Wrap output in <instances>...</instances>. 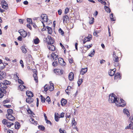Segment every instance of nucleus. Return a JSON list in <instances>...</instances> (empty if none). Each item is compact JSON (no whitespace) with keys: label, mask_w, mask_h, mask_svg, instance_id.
<instances>
[{"label":"nucleus","mask_w":133,"mask_h":133,"mask_svg":"<svg viewBox=\"0 0 133 133\" xmlns=\"http://www.w3.org/2000/svg\"><path fill=\"white\" fill-rule=\"evenodd\" d=\"M3 124L4 125H6V126L8 128H11L13 129L14 127H15L16 129H18L20 127V125L19 123L17 122H15V125L14 126V123L10 122L6 119H4L2 121Z\"/></svg>","instance_id":"f257e3e1"},{"label":"nucleus","mask_w":133,"mask_h":133,"mask_svg":"<svg viewBox=\"0 0 133 133\" xmlns=\"http://www.w3.org/2000/svg\"><path fill=\"white\" fill-rule=\"evenodd\" d=\"M109 101V103H115L116 104L119 103V99H117V98L115 95L114 93L110 95Z\"/></svg>","instance_id":"f03ea898"},{"label":"nucleus","mask_w":133,"mask_h":133,"mask_svg":"<svg viewBox=\"0 0 133 133\" xmlns=\"http://www.w3.org/2000/svg\"><path fill=\"white\" fill-rule=\"evenodd\" d=\"M45 41H46L48 44L49 45L53 44L54 42V40L53 38L51 37L48 36L46 38H45Z\"/></svg>","instance_id":"7ed1b4c3"},{"label":"nucleus","mask_w":133,"mask_h":133,"mask_svg":"<svg viewBox=\"0 0 133 133\" xmlns=\"http://www.w3.org/2000/svg\"><path fill=\"white\" fill-rule=\"evenodd\" d=\"M120 101H119L118 103H117L116 104L117 106L123 107L126 104L123 99H120Z\"/></svg>","instance_id":"20e7f679"},{"label":"nucleus","mask_w":133,"mask_h":133,"mask_svg":"<svg viewBox=\"0 0 133 133\" xmlns=\"http://www.w3.org/2000/svg\"><path fill=\"white\" fill-rule=\"evenodd\" d=\"M41 17L42 18V21H43L44 22H48V18L46 15L43 14L41 15Z\"/></svg>","instance_id":"39448f33"},{"label":"nucleus","mask_w":133,"mask_h":133,"mask_svg":"<svg viewBox=\"0 0 133 133\" xmlns=\"http://www.w3.org/2000/svg\"><path fill=\"white\" fill-rule=\"evenodd\" d=\"M19 32L20 35L23 38H25L27 35V32L23 30H21L19 31Z\"/></svg>","instance_id":"423d86ee"},{"label":"nucleus","mask_w":133,"mask_h":133,"mask_svg":"<svg viewBox=\"0 0 133 133\" xmlns=\"http://www.w3.org/2000/svg\"><path fill=\"white\" fill-rule=\"evenodd\" d=\"M6 116L7 118L9 120L13 121L15 119V118L11 114H7L6 115Z\"/></svg>","instance_id":"0eeeda50"},{"label":"nucleus","mask_w":133,"mask_h":133,"mask_svg":"<svg viewBox=\"0 0 133 133\" xmlns=\"http://www.w3.org/2000/svg\"><path fill=\"white\" fill-rule=\"evenodd\" d=\"M54 71L57 75H61L63 74V70L59 69H54Z\"/></svg>","instance_id":"6e6552de"},{"label":"nucleus","mask_w":133,"mask_h":133,"mask_svg":"<svg viewBox=\"0 0 133 133\" xmlns=\"http://www.w3.org/2000/svg\"><path fill=\"white\" fill-rule=\"evenodd\" d=\"M1 4L2 8L4 9H6L8 8V5L5 0L1 1Z\"/></svg>","instance_id":"1a4fd4ad"},{"label":"nucleus","mask_w":133,"mask_h":133,"mask_svg":"<svg viewBox=\"0 0 133 133\" xmlns=\"http://www.w3.org/2000/svg\"><path fill=\"white\" fill-rule=\"evenodd\" d=\"M1 87H0V91L1 92L4 94L6 92L5 90L6 89L7 87L6 86H3V85H1Z\"/></svg>","instance_id":"9d476101"},{"label":"nucleus","mask_w":133,"mask_h":133,"mask_svg":"<svg viewBox=\"0 0 133 133\" xmlns=\"http://www.w3.org/2000/svg\"><path fill=\"white\" fill-rule=\"evenodd\" d=\"M10 83V82L5 80L3 81V83H0V87H1V85H3V86L5 85L6 86V85H9Z\"/></svg>","instance_id":"9b49d317"},{"label":"nucleus","mask_w":133,"mask_h":133,"mask_svg":"<svg viewBox=\"0 0 133 133\" xmlns=\"http://www.w3.org/2000/svg\"><path fill=\"white\" fill-rule=\"evenodd\" d=\"M63 19L64 23H67V22L69 21V18L68 16L67 15H65L63 17Z\"/></svg>","instance_id":"f8f14e48"},{"label":"nucleus","mask_w":133,"mask_h":133,"mask_svg":"<svg viewBox=\"0 0 133 133\" xmlns=\"http://www.w3.org/2000/svg\"><path fill=\"white\" fill-rule=\"evenodd\" d=\"M116 70L115 69H114L112 70H110L109 72V75L111 76H114L115 74Z\"/></svg>","instance_id":"ddd939ff"},{"label":"nucleus","mask_w":133,"mask_h":133,"mask_svg":"<svg viewBox=\"0 0 133 133\" xmlns=\"http://www.w3.org/2000/svg\"><path fill=\"white\" fill-rule=\"evenodd\" d=\"M6 74L4 72H2L0 74V80H2L5 78Z\"/></svg>","instance_id":"4468645a"},{"label":"nucleus","mask_w":133,"mask_h":133,"mask_svg":"<svg viewBox=\"0 0 133 133\" xmlns=\"http://www.w3.org/2000/svg\"><path fill=\"white\" fill-rule=\"evenodd\" d=\"M26 95L29 97H32L34 96L33 93L32 92L29 91H26Z\"/></svg>","instance_id":"2eb2a0df"},{"label":"nucleus","mask_w":133,"mask_h":133,"mask_svg":"<svg viewBox=\"0 0 133 133\" xmlns=\"http://www.w3.org/2000/svg\"><path fill=\"white\" fill-rule=\"evenodd\" d=\"M74 74L72 72H71L70 73L68 78L70 81H72L74 79Z\"/></svg>","instance_id":"dca6fc26"},{"label":"nucleus","mask_w":133,"mask_h":133,"mask_svg":"<svg viewBox=\"0 0 133 133\" xmlns=\"http://www.w3.org/2000/svg\"><path fill=\"white\" fill-rule=\"evenodd\" d=\"M51 56L54 60H56L58 58V56L57 55L54 53L52 52L51 54Z\"/></svg>","instance_id":"f3484780"},{"label":"nucleus","mask_w":133,"mask_h":133,"mask_svg":"<svg viewBox=\"0 0 133 133\" xmlns=\"http://www.w3.org/2000/svg\"><path fill=\"white\" fill-rule=\"evenodd\" d=\"M48 47L49 50L52 51H54L55 49V46L52 44L49 45V46H48Z\"/></svg>","instance_id":"a211bd4d"},{"label":"nucleus","mask_w":133,"mask_h":133,"mask_svg":"<svg viewBox=\"0 0 133 133\" xmlns=\"http://www.w3.org/2000/svg\"><path fill=\"white\" fill-rule=\"evenodd\" d=\"M31 97H29L27 98L26 99V102L29 103H30L34 101V99Z\"/></svg>","instance_id":"6ab92c4d"},{"label":"nucleus","mask_w":133,"mask_h":133,"mask_svg":"<svg viewBox=\"0 0 133 133\" xmlns=\"http://www.w3.org/2000/svg\"><path fill=\"white\" fill-rule=\"evenodd\" d=\"M67 101L66 99L62 98L61 101V104L62 106H64L66 104Z\"/></svg>","instance_id":"aec40b11"},{"label":"nucleus","mask_w":133,"mask_h":133,"mask_svg":"<svg viewBox=\"0 0 133 133\" xmlns=\"http://www.w3.org/2000/svg\"><path fill=\"white\" fill-rule=\"evenodd\" d=\"M87 68L82 69L80 71V74L83 75L85 74L87 72Z\"/></svg>","instance_id":"412c9836"},{"label":"nucleus","mask_w":133,"mask_h":133,"mask_svg":"<svg viewBox=\"0 0 133 133\" xmlns=\"http://www.w3.org/2000/svg\"><path fill=\"white\" fill-rule=\"evenodd\" d=\"M58 113H57V114L56 113L55 114V121L56 122H58L59 121V119L60 118V117L58 116Z\"/></svg>","instance_id":"4be33fe9"},{"label":"nucleus","mask_w":133,"mask_h":133,"mask_svg":"<svg viewBox=\"0 0 133 133\" xmlns=\"http://www.w3.org/2000/svg\"><path fill=\"white\" fill-rule=\"evenodd\" d=\"M46 28L48 29V33L50 34H51L52 32V29L51 28L48 26H46Z\"/></svg>","instance_id":"5701e85b"},{"label":"nucleus","mask_w":133,"mask_h":133,"mask_svg":"<svg viewBox=\"0 0 133 133\" xmlns=\"http://www.w3.org/2000/svg\"><path fill=\"white\" fill-rule=\"evenodd\" d=\"M92 36L91 35H89L88 36L84 38V39H87V41L88 42L90 41L91 39H92Z\"/></svg>","instance_id":"b1692460"},{"label":"nucleus","mask_w":133,"mask_h":133,"mask_svg":"<svg viewBox=\"0 0 133 133\" xmlns=\"http://www.w3.org/2000/svg\"><path fill=\"white\" fill-rule=\"evenodd\" d=\"M22 52L24 53H26L27 52V50L26 49L25 46H22L21 47Z\"/></svg>","instance_id":"393cba45"},{"label":"nucleus","mask_w":133,"mask_h":133,"mask_svg":"<svg viewBox=\"0 0 133 133\" xmlns=\"http://www.w3.org/2000/svg\"><path fill=\"white\" fill-rule=\"evenodd\" d=\"M123 112L125 114L127 115L128 117H129V112L128 111V110L126 109H123Z\"/></svg>","instance_id":"a878e982"},{"label":"nucleus","mask_w":133,"mask_h":133,"mask_svg":"<svg viewBox=\"0 0 133 133\" xmlns=\"http://www.w3.org/2000/svg\"><path fill=\"white\" fill-rule=\"evenodd\" d=\"M30 121L31 122H32L33 124L35 125H37V121H35L34 119L32 118H31L30 119Z\"/></svg>","instance_id":"bb28decb"},{"label":"nucleus","mask_w":133,"mask_h":133,"mask_svg":"<svg viewBox=\"0 0 133 133\" xmlns=\"http://www.w3.org/2000/svg\"><path fill=\"white\" fill-rule=\"evenodd\" d=\"M106 12H107L110 13L111 12V10L110 9L108 6H104Z\"/></svg>","instance_id":"cd10ccee"},{"label":"nucleus","mask_w":133,"mask_h":133,"mask_svg":"<svg viewBox=\"0 0 133 133\" xmlns=\"http://www.w3.org/2000/svg\"><path fill=\"white\" fill-rule=\"evenodd\" d=\"M83 82V79H79L77 82V84L78 86L79 87L80 85Z\"/></svg>","instance_id":"c85d7f7f"},{"label":"nucleus","mask_w":133,"mask_h":133,"mask_svg":"<svg viewBox=\"0 0 133 133\" xmlns=\"http://www.w3.org/2000/svg\"><path fill=\"white\" fill-rule=\"evenodd\" d=\"M45 101H46L48 102V104H50L51 103V101L50 100V98L48 96L46 98Z\"/></svg>","instance_id":"c756f323"},{"label":"nucleus","mask_w":133,"mask_h":133,"mask_svg":"<svg viewBox=\"0 0 133 133\" xmlns=\"http://www.w3.org/2000/svg\"><path fill=\"white\" fill-rule=\"evenodd\" d=\"M120 77V74L119 72L117 73L115 75L114 78L115 79L116 78H117L119 77Z\"/></svg>","instance_id":"7c9ffc66"},{"label":"nucleus","mask_w":133,"mask_h":133,"mask_svg":"<svg viewBox=\"0 0 133 133\" xmlns=\"http://www.w3.org/2000/svg\"><path fill=\"white\" fill-rule=\"evenodd\" d=\"M38 128L39 129L41 130L42 131H43L45 129L44 127V126L42 125H39L38 126Z\"/></svg>","instance_id":"2f4dec72"},{"label":"nucleus","mask_w":133,"mask_h":133,"mask_svg":"<svg viewBox=\"0 0 133 133\" xmlns=\"http://www.w3.org/2000/svg\"><path fill=\"white\" fill-rule=\"evenodd\" d=\"M39 39L38 38H37L34 39V43L35 44H37L39 43Z\"/></svg>","instance_id":"473e14b6"},{"label":"nucleus","mask_w":133,"mask_h":133,"mask_svg":"<svg viewBox=\"0 0 133 133\" xmlns=\"http://www.w3.org/2000/svg\"><path fill=\"white\" fill-rule=\"evenodd\" d=\"M113 59L114 61L116 62V63H118L119 61V58L117 56H115L114 57Z\"/></svg>","instance_id":"72a5a7b5"},{"label":"nucleus","mask_w":133,"mask_h":133,"mask_svg":"<svg viewBox=\"0 0 133 133\" xmlns=\"http://www.w3.org/2000/svg\"><path fill=\"white\" fill-rule=\"evenodd\" d=\"M113 14H111L110 15V17L111 21H114L115 20V19L113 17Z\"/></svg>","instance_id":"f704fd0d"},{"label":"nucleus","mask_w":133,"mask_h":133,"mask_svg":"<svg viewBox=\"0 0 133 133\" xmlns=\"http://www.w3.org/2000/svg\"><path fill=\"white\" fill-rule=\"evenodd\" d=\"M7 112L8 113L7 114H11L13 113V111L11 109H9L7 110Z\"/></svg>","instance_id":"c9c22d12"},{"label":"nucleus","mask_w":133,"mask_h":133,"mask_svg":"<svg viewBox=\"0 0 133 133\" xmlns=\"http://www.w3.org/2000/svg\"><path fill=\"white\" fill-rule=\"evenodd\" d=\"M41 97V102L42 103H44L45 102V98L42 95H41L40 96Z\"/></svg>","instance_id":"e433bc0d"},{"label":"nucleus","mask_w":133,"mask_h":133,"mask_svg":"<svg viewBox=\"0 0 133 133\" xmlns=\"http://www.w3.org/2000/svg\"><path fill=\"white\" fill-rule=\"evenodd\" d=\"M27 111L28 114H30L32 115H34L35 114L33 112L31 111V110L30 109H28L27 110Z\"/></svg>","instance_id":"4c0bfd02"},{"label":"nucleus","mask_w":133,"mask_h":133,"mask_svg":"<svg viewBox=\"0 0 133 133\" xmlns=\"http://www.w3.org/2000/svg\"><path fill=\"white\" fill-rule=\"evenodd\" d=\"M58 64V62L56 61L52 63V65L54 66H56Z\"/></svg>","instance_id":"58836bf2"},{"label":"nucleus","mask_w":133,"mask_h":133,"mask_svg":"<svg viewBox=\"0 0 133 133\" xmlns=\"http://www.w3.org/2000/svg\"><path fill=\"white\" fill-rule=\"evenodd\" d=\"M72 125H74L75 126L76 125V122L75 121V119L74 118H73V119L72 120Z\"/></svg>","instance_id":"ea45409f"},{"label":"nucleus","mask_w":133,"mask_h":133,"mask_svg":"<svg viewBox=\"0 0 133 133\" xmlns=\"http://www.w3.org/2000/svg\"><path fill=\"white\" fill-rule=\"evenodd\" d=\"M92 44H91L89 45H85L84 46L85 47L87 48V50H88L89 48L92 47Z\"/></svg>","instance_id":"a19ab883"},{"label":"nucleus","mask_w":133,"mask_h":133,"mask_svg":"<svg viewBox=\"0 0 133 133\" xmlns=\"http://www.w3.org/2000/svg\"><path fill=\"white\" fill-rule=\"evenodd\" d=\"M100 32L99 31H95L93 33L94 35L96 36V37H97L98 36V35H97V34L98 33H99Z\"/></svg>","instance_id":"79ce46f5"},{"label":"nucleus","mask_w":133,"mask_h":133,"mask_svg":"<svg viewBox=\"0 0 133 133\" xmlns=\"http://www.w3.org/2000/svg\"><path fill=\"white\" fill-rule=\"evenodd\" d=\"M18 82L19 84H24V82L21 79H18Z\"/></svg>","instance_id":"37998d69"},{"label":"nucleus","mask_w":133,"mask_h":133,"mask_svg":"<svg viewBox=\"0 0 133 133\" xmlns=\"http://www.w3.org/2000/svg\"><path fill=\"white\" fill-rule=\"evenodd\" d=\"M27 21L29 24H32V22L31 19L30 18H27Z\"/></svg>","instance_id":"c03bdc74"},{"label":"nucleus","mask_w":133,"mask_h":133,"mask_svg":"<svg viewBox=\"0 0 133 133\" xmlns=\"http://www.w3.org/2000/svg\"><path fill=\"white\" fill-rule=\"evenodd\" d=\"M23 85H20L18 87V88H19L21 90L23 91L24 88L22 87H23Z\"/></svg>","instance_id":"a18cd8bd"},{"label":"nucleus","mask_w":133,"mask_h":133,"mask_svg":"<svg viewBox=\"0 0 133 133\" xmlns=\"http://www.w3.org/2000/svg\"><path fill=\"white\" fill-rule=\"evenodd\" d=\"M44 91H45L46 92L48 90V86L47 85H46L44 87Z\"/></svg>","instance_id":"49530a36"},{"label":"nucleus","mask_w":133,"mask_h":133,"mask_svg":"<svg viewBox=\"0 0 133 133\" xmlns=\"http://www.w3.org/2000/svg\"><path fill=\"white\" fill-rule=\"evenodd\" d=\"M59 64L62 66L65 65L66 64V63L64 61V62H60V61H59Z\"/></svg>","instance_id":"de8ad7c7"},{"label":"nucleus","mask_w":133,"mask_h":133,"mask_svg":"<svg viewBox=\"0 0 133 133\" xmlns=\"http://www.w3.org/2000/svg\"><path fill=\"white\" fill-rule=\"evenodd\" d=\"M59 33H61V35H62L64 34L63 31L61 28L59 29Z\"/></svg>","instance_id":"09e8293b"},{"label":"nucleus","mask_w":133,"mask_h":133,"mask_svg":"<svg viewBox=\"0 0 133 133\" xmlns=\"http://www.w3.org/2000/svg\"><path fill=\"white\" fill-rule=\"evenodd\" d=\"M69 88H70V89L71 88V87L68 86V87L67 89H66V90L65 91L67 93V94H68V95H69V92L68 91H67V90H68L69 89Z\"/></svg>","instance_id":"8fccbe9b"},{"label":"nucleus","mask_w":133,"mask_h":133,"mask_svg":"<svg viewBox=\"0 0 133 133\" xmlns=\"http://www.w3.org/2000/svg\"><path fill=\"white\" fill-rule=\"evenodd\" d=\"M54 89V87H52L51 86H50L49 87V89L50 91H53Z\"/></svg>","instance_id":"3c124183"},{"label":"nucleus","mask_w":133,"mask_h":133,"mask_svg":"<svg viewBox=\"0 0 133 133\" xmlns=\"http://www.w3.org/2000/svg\"><path fill=\"white\" fill-rule=\"evenodd\" d=\"M20 63L21 64V66L22 68L24 67L23 63L22 60H21L20 61Z\"/></svg>","instance_id":"603ef678"},{"label":"nucleus","mask_w":133,"mask_h":133,"mask_svg":"<svg viewBox=\"0 0 133 133\" xmlns=\"http://www.w3.org/2000/svg\"><path fill=\"white\" fill-rule=\"evenodd\" d=\"M69 11V9L68 8H66L65 10L64 11V14H66Z\"/></svg>","instance_id":"864d4df0"},{"label":"nucleus","mask_w":133,"mask_h":133,"mask_svg":"<svg viewBox=\"0 0 133 133\" xmlns=\"http://www.w3.org/2000/svg\"><path fill=\"white\" fill-rule=\"evenodd\" d=\"M64 112H62L59 115L60 118H63L64 117Z\"/></svg>","instance_id":"5fc2aeb1"},{"label":"nucleus","mask_w":133,"mask_h":133,"mask_svg":"<svg viewBox=\"0 0 133 133\" xmlns=\"http://www.w3.org/2000/svg\"><path fill=\"white\" fill-rule=\"evenodd\" d=\"M45 121H46V123L47 124H49L50 125H52V123H51V122L49 120H48L47 119V120H46Z\"/></svg>","instance_id":"6e6d98bb"},{"label":"nucleus","mask_w":133,"mask_h":133,"mask_svg":"<svg viewBox=\"0 0 133 133\" xmlns=\"http://www.w3.org/2000/svg\"><path fill=\"white\" fill-rule=\"evenodd\" d=\"M59 131L60 133H66V131L64 130H63L61 129H59Z\"/></svg>","instance_id":"4d7b16f0"},{"label":"nucleus","mask_w":133,"mask_h":133,"mask_svg":"<svg viewBox=\"0 0 133 133\" xmlns=\"http://www.w3.org/2000/svg\"><path fill=\"white\" fill-rule=\"evenodd\" d=\"M37 71H36L35 73L34 72V74L33 75V76L34 77H35L37 76Z\"/></svg>","instance_id":"13d9d810"},{"label":"nucleus","mask_w":133,"mask_h":133,"mask_svg":"<svg viewBox=\"0 0 133 133\" xmlns=\"http://www.w3.org/2000/svg\"><path fill=\"white\" fill-rule=\"evenodd\" d=\"M3 106L4 107H6L7 108H10L11 107V105H7L4 104L3 105Z\"/></svg>","instance_id":"bf43d9fd"},{"label":"nucleus","mask_w":133,"mask_h":133,"mask_svg":"<svg viewBox=\"0 0 133 133\" xmlns=\"http://www.w3.org/2000/svg\"><path fill=\"white\" fill-rule=\"evenodd\" d=\"M25 21L24 19H19V22L20 23L23 24V22Z\"/></svg>","instance_id":"052dcab7"},{"label":"nucleus","mask_w":133,"mask_h":133,"mask_svg":"<svg viewBox=\"0 0 133 133\" xmlns=\"http://www.w3.org/2000/svg\"><path fill=\"white\" fill-rule=\"evenodd\" d=\"M26 26L27 27L29 28L30 30H31L32 28L30 24H27L26 25Z\"/></svg>","instance_id":"680f3d73"},{"label":"nucleus","mask_w":133,"mask_h":133,"mask_svg":"<svg viewBox=\"0 0 133 133\" xmlns=\"http://www.w3.org/2000/svg\"><path fill=\"white\" fill-rule=\"evenodd\" d=\"M58 61H59H59H60V62H64V61L63 59L62 58H58Z\"/></svg>","instance_id":"e2e57ef3"},{"label":"nucleus","mask_w":133,"mask_h":133,"mask_svg":"<svg viewBox=\"0 0 133 133\" xmlns=\"http://www.w3.org/2000/svg\"><path fill=\"white\" fill-rule=\"evenodd\" d=\"M58 14L59 15H61L62 13V10L61 9H59V10H58Z\"/></svg>","instance_id":"0e129e2a"},{"label":"nucleus","mask_w":133,"mask_h":133,"mask_svg":"<svg viewBox=\"0 0 133 133\" xmlns=\"http://www.w3.org/2000/svg\"><path fill=\"white\" fill-rule=\"evenodd\" d=\"M9 102V101L8 100H4L3 102V103L4 104H5L7 103H8Z\"/></svg>","instance_id":"69168bd1"},{"label":"nucleus","mask_w":133,"mask_h":133,"mask_svg":"<svg viewBox=\"0 0 133 133\" xmlns=\"http://www.w3.org/2000/svg\"><path fill=\"white\" fill-rule=\"evenodd\" d=\"M5 66L6 65H4V64H3V65L0 68V69L2 70H3L5 68Z\"/></svg>","instance_id":"338daca9"},{"label":"nucleus","mask_w":133,"mask_h":133,"mask_svg":"<svg viewBox=\"0 0 133 133\" xmlns=\"http://www.w3.org/2000/svg\"><path fill=\"white\" fill-rule=\"evenodd\" d=\"M7 133H14V132L12 130L9 129L8 130Z\"/></svg>","instance_id":"774afa93"}]
</instances>
